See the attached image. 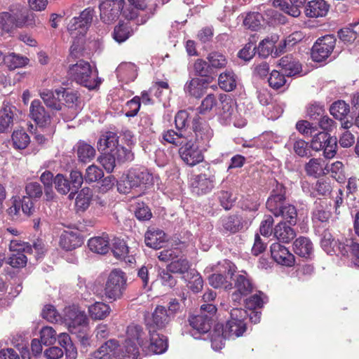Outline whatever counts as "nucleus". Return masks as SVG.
Wrapping results in <instances>:
<instances>
[{
    "label": "nucleus",
    "instance_id": "obj_1",
    "mask_svg": "<svg viewBox=\"0 0 359 359\" xmlns=\"http://www.w3.org/2000/svg\"><path fill=\"white\" fill-rule=\"evenodd\" d=\"M67 73L77 83L89 89H93L100 83V81H97V76L93 74L90 65L83 60L69 66Z\"/></svg>",
    "mask_w": 359,
    "mask_h": 359
},
{
    "label": "nucleus",
    "instance_id": "obj_2",
    "mask_svg": "<svg viewBox=\"0 0 359 359\" xmlns=\"http://www.w3.org/2000/svg\"><path fill=\"white\" fill-rule=\"evenodd\" d=\"M127 278L124 272L120 269L112 270L106 281L104 294L110 300L121 299L126 289Z\"/></svg>",
    "mask_w": 359,
    "mask_h": 359
},
{
    "label": "nucleus",
    "instance_id": "obj_3",
    "mask_svg": "<svg viewBox=\"0 0 359 359\" xmlns=\"http://www.w3.org/2000/svg\"><path fill=\"white\" fill-rule=\"evenodd\" d=\"M337 147V138L331 137L327 133L320 132L313 135L311 148L316 151H323V155L326 158H332L335 156Z\"/></svg>",
    "mask_w": 359,
    "mask_h": 359
},
{
    "label": "nucleus",
    "instance_id": "obj_4",
    "mask_svg": "<svg viewBox=\"0 0 359 359\" xmlns=\"http://www.w3.org/2000/svg\"><path fill=\"white\" fill-rule=\"evenodd\" d=\"M94 10L87 8L83 10L80 15L73 18L68 24L67 29L73 38L78 36H83L90 26L94 16Z\"/></svg>",
    "mask_w": 359,
    "mask_h": 359
},
{
    "label": "nucleus",
    "instance_id": "obj_5",
    "mask_svg": "<svg viewBox=\"0 0 359 359\" xmlns=\"http://www.w3.org/2000/svg\"><path fill=\"white\" fill-rule=\"evenodd\" d=\"M335 41L332 35H326L318 39L311 49V55L313 60L320 62L326 60L333 51Z\"/></svg>",
    "mask_w": 359,
    "mask_h": 359
},
{
    "label": "nucleus",
    "instance_id": "obj_6",
    "mask_svg": "<svg viewBox=\"0 0 359 359\" xmlns=\"http://www.w3.org/2000/svg\"><path fill=\"white\" fill-rule=\"evenodd\" d=\"M123 0H105L100 6V19L105 24L116 20L123 8Z\"/></svg>",
    "mask_w": 359,
    "mask_h": 359
},
{
    "label": "nucleus",
    "instance_id": "obj_7",
    "mask_svg": "<svg viewBox=\"0 0 359 359\" xmlns=\"http://www.w3.org/2000/svg\"><path fill=\"white\" fill-rule=\"evenodd\" d=\"M64 320L71 332H76L78 328L85 326L88 323L85 312L75 306L65 309Z\"/></svg>",
    "mask_w": 359,
    "mask_h": 359
},
{
    "label": "nucleus",
    "instance_id": "obj_8",
    "mask_svg": "<svg viewBox=\"0 0 359 359\" xmlns=\"http://www.w3.org/2000/svg\"><path fill=\"white\" fill-rule=\"evenodd\" d=\"M192 130L196 142L201 145H207L213 136V131L209 124L198 115L193 119Z\"/></svg>",
    "mask_w": 359,
    "mask_h": 359
},
{
    "label": "nucleus",
    "instance_id": "obj_9",
    "mask_svg": "<svg viewBox=\"0 0 359 359\" xmlns=\"http://www.w3.org/2000/svg\"><path fill=\"white\" fill-rule=\"evenodd\" d=\"M182 160L188 165L194 166L203 161V155L198 146L188 142L179 149Z\"/></svg>",
    "mask_w": 359,
    "mask_h": 359
},
{
    "label": "nucleus",
    "instance_id": "obj_10",
    "mask_svg": "<svg viewBox=\"0 0 359 359\" xmlns=\"http://www.w3.org/2000/svg\"><path fill=\"white\" fill-rule=\"evenodd\" d=\"M172 319V313L163 306H157L152 313V321L148 324L149 332L163 330Z\"/></svg>",
    "mask_w": 359,
    "mask_h": 359
},
{
    "label": "nucleus",
    "instance_id": "obj_11",
    "mask_svg": "<svg viewBox=\"0 0 359 359\" xmlns=\"http://www.w3.org/2000/svg\"><path fill=\"white\" fill-rule=\"evenodd\" d=\"M285 191L282 185H277L276 189L271 191L270 196L266 203V208L274 215L275 217H279L280 210L287 203L285 201Z\"/></svg>",
    "mask_w": 359,
    "mask_h": 359
},
{
    "label": "nucleus",
    "instance_id": "obj_12",
    "mask_svg": "<svg viewBox=\"0 0 359 359\" xmlns=\"http://www.w3.org/2000/svg\"><path fill=\"white\" fill-rule=\"evenodd\" d=\"M55 93L58 96L62 95L66 107L72 110L71 116L64 117V120L65 121H68L74 118L77 115L78 109L79 108L80 99L78 93L75 91L69 90L64 88L56 89Z\"/></svg>",
    "mask_w": 359,
    "mask_h": 359
},
{
    "label": "nucleus",
    "instance_id": "obj_13",
    "mask_svg": "<svg viewBox=\"0 0 359 359\" xmlns=\"http://www.w3.org/2000/svg\"><path fill=\"white\" fill-rule=\"evenodd\" d=\"M29 117L40 127L50 123V116L39 100H34L29 107Z\"/></svg>",
    "mask_w": 359,
    "mask_h": 359
},
{
    "label": "nucleus",
    "instance_id": "obj_14",
    "mask_svg": "<svg viewBox=\"0 0 359 359\" xmlns=\"http://www.w3.org/2000/svg\"><path fill=\"white\" fill-rule=\"evenodd\" d=\"M273 259L279 264L291 266L294 263V257L287 248L279 243H274L270 248Z\"/></svg>",
    "mask_w": 359,
    "mask_h": 359
},
{
    "label": "nucleus",
    "instance_id": "obj_15",
    "mask_svg": "<svg viewBox=\"0 0 359 359\" xmlns=\"http://www.w3.org/2000/svg\"><path fill=\"white\" fill-rule=\"evenodd\" d=\"M83 243L78 230L64 231L60 238V246L66 251H71L80 247Z\"/></svg>",
    "mask_w": 359,
    "mask_h": 359
},
{
    "label": "nucleus",
    "instance_id": "obj_16",
    "mask_svg": "<svg viewBox=\"0 0 359 359\" xmlns=\"http://www.w3.org/2000/svg\"><path fill=\"white\" fill-rule=\"evenodd\" d=\"M127 175L132 186L135 187L151 184L153 182L152 175L144 168H131L128 170Z\"/></svg>",
    "mask_w": 359,
    "mask_h": 359
},
{
    "label": "nucleus",
    "instance_id": "obj_17",
    "mask_svg": "<svg viewBox=\"0 0 359 359\" xmlns=\"http://www.w3.org/2000/svg\"><path fill=\"white\" fill-rule=\"evenodd\" d=\"M167 240L165 232L155 226L149 227L144 234L145 244L154 249L162 248Z\"/></svg>",
    "mask_w": 359,
    "mask_h": 359
},
{
    "label": "nucleus",
    "instance_id": "obj_18",
    "mask_svg": "<svg viewBox=\"0 0 359 359\" xmlns=\"http://www.w3.org/2000/svg\"><path fill=\"white\" fill-rule=\"evenodd\" d=\"M222 224L224 231L234 233L248 228L249 222L241 215H234L222 218Z\"/></svg>",
    "mask_w": 359,
    "mask_h": 359
},
{
    "label": "nucleus",
    "instance_id": "obj_19",
    "mask_svg": "<svg viewBox=\"0 0 359 359\" xmlns=\"http://www.w3.org/2000/svg\"><path fill=\"white\" fill-rule=\"evenodd\" d=\"M306 1V0H290L289 2L285 0H273V5L292 17H298L301 13L300 8Z\"/></svg>",
    "mask_w": 359,
    "mask_h": 359
},
{
    "label": "nucleus",
    "instance_id": "obj_20",
    "mask_svg": "<svg viewBox=\"0 0 359 359\" xmlns=\"http://www.w3.org/2000/svg\"><path fill=\"white\" fill-rule=\"evenodd\" d=\"M208 84L207 79L194 78L186 83L184 92L191 97L199 98L205 93Z\"/></svg>",
    "mask_w": 359,
    "mask_h": 359
},
{
    "label": "nucleus",
    "instance_id": "obj_21",
    "mask_svg": "<svg viewBox=\"0 0 359 359\" xmlns=\"http://www.w3.org/2000/svg\"><path fill=\"white\" fill-rule=\"evenodd\" d=\"M119 344L116 339H109L103 344L97 350L91 354L95 359H111L116 358L117 348Z\"/></svg>",
    "mask_w": 359,
    "mask_h": 359
},
{
    "label": "nucleus",
    "instance_id": "obj_22",
    "mask_svg": "<svg viewBox=\"0 0 359 359\" xmlns=\"http://www.w3.org/2000/svg\"><path fill=\"white\" fill-rule=\"evenodd\" d=\"M214 187V177L201 174L195 177L192 182L193 192L197 195L205 194Z\"/></svg>",
    "mask_w": 359,
    "mask_h": 359
},
{
    "label": "nucleus",
    "instance_id": "obj_23",
    "mask_svg": "<svg viewBox=\"0 0 359 359\" xmlns=\"http://www.w3.org/2000/svg\"><path fill=\"white\" fill-rule=\"evenodd\" d=\"M330 6L325 0H312L305 6L304 13L309 18H319L325 16Z\"/></svg>",
    "mask_w": 359,
    "mask_h": 359
},
{
    "label": "nucleus",
    "instance_id": "obj_24",
    "mask_svg": "<svg viewBox=\"0 0 359 359\" xmlns=\"http://www.w3.org/2000/svg\"><path fill=\"white\" fill-rule=\"evenodd\" d=\"M278 65L281 71L287 76H293L298 74L302 71V65L299 60L294 58L292 55H287L281 57Z\"/></svg>",
    "mask_w": 359,
    "mask_h": 359
},
{
    "label": "nucleus",
    "instance_id": "obj_25",
    "mask_svg": "<svg viewBox=\"0 0 359 359\" xmlns=\"http://www.w3.org/2000/svg\"><path fill=\"white\" fill-rule=\"evenodd\" d=\"M293 249L294 252L306 259L311 258L313 252V246L311 240L304 236H300L293 243Z\"/></svg>",
    "mask_w": 359,
    "mask_h": 359
},
{
    "label": "nucleus",
    "instance_id": "obj_26",
    "mask_svg": "<svg viewBox=\"0 0 359 359\" xmlns=\"http://www.w3.org/2000/svg\"><path fill=\"white\" fill-rule=\"evenodd\" d=\"M273 236L280 242L288 243L294 238L296 232L285 222H280L273 228Z\"/></svg>",
    "mask_w": 359,
    "mask_h": 359
},
{
    "label": "nucleus",
    "instance_id": "obj_27",
    "mask_svg": "<svg viewBox=\"0 0 359 359\" xmlns=\"http://www.w3.org/2000/svg\"><path fill=\"white\" fill-rule=\"evenodd\" d=\"M189 322L191 327L198 333H207L212 326L211 317L203 313L189 317Z\"/></svg>",
    "mask_w": 359,
    "mask_h": 359
},
{
    "label": "nucleus",
    "instance_id": "obj_28",
    "mask_svg": "<svg viewBox=\"0 0 359 359\" xmlns=\"http://www.w3.org/2000/svg\"><path fill=\"white\" fill-rule=\"evenodd\" d=\"M112 251L116 257L123 259L126 262L133 263L135 261L133 252H130L129 247L123 240L115 239Z\"/></svg>",
    "mask_w": 359,
    "mask_h": 359
},
{
    "label": "nucleus",
    "instance_id": "obj_29",
    "mask_svg": "<svg viewBox=\"0 0 359 359\" xmlns=\"http://www.w3.org/2000/svg\"><path fill=\"white\" fill-rule=\"evenodd\" d=\"M21 22L18 21V12H3L0 13V27L6 32H11L20 27Z\"/></svg>",
    "mask_w": 359,
    "mask_h": 359
},
{
    "label": "nucleus",
    "instance_id": "obj_30",
    "mask_svg": "<svg viewBox=\"0 0 359 359\" xmlns=\"http://www.w3.org/2000/svg\"><path fill=\"white\" fill-rule=\"evenodd\" d=\"M190 267L191 264L187 259L177 252L176 257L168 264L167 269L172 273L184 275L190 271Z\"/></svg>",
    "mask_w": 359,
    "mask_h": 359
},
{
    "label": "nucleus",
    "instance_id": "obj_31",
    "mask_svg": "<svg viewBox=\"0 0 359 359\" xmlns=\"http://www.w3.org/2000/svg\"><path fill=\"white\" fill-rule=\"evenodd\" d=\"M88 245L89 249L97 254L104 255L109 250V238L107 234L102 236H96L88 240Z\"/></svg>",
    "mask_w": 359,
    "mask_h": 359
},
{
    "label": "nucleus",
    "instance_id": "obj_32",
    "mask_svg": "<svg viewBox=\"0 0 359 359\" xmlns=\"http://www.w3.org/2000/svg\"><path fill=\"white\" fill-rule=\"evenodd\" d=\"M149 351L156 354L164 353L168 348L167 338L165 336L158 334L156 331L149 332Z\"/></svg>",
    "mask_w": 359,
    "mask_h": 359
},
{
    "label": "nucleus",
    "instance_id": "obj_33",
    "mask_svg": "<svg viewBox=\"0 0 359 359\" xmlns=\"http://www.w3.org/2000/svg\"><path fill=\"white\" fill-rule=\"evenodd\" d=\"M246 330V325L244 322H236L228 320L224 328L222 335L225 338H236L243 335Z\"/></svg>",
    "mask_w": 359,
    "mask_h": 359
},
{
    "label": "nucleus",
    "instance_id": "obj_34",
    "mask_svg": "<svg viewBox=\"0 0 359 359\" xmlns=\"http://www.w3.org/2000/svg\"><path fill=\"white\" fill-rule=\"evenodd\" d=\"M139 355V348L134 341L125 340L123 346L117 348L116 358L118 359H135Z\"/></svg>",
    "mask_w": 359,
    "mask_h": 359
},
{
    "label": "nucleus",
    "instance_id": "obj_35",
    "mask_svg": "<svg viewBox=\"0 0 359 359\" xmlns=\"http://www.w3.org/2000/svg\"><path fill=\"white\" fill-rule=\"evenodd\" d=\"M118 144V137L116 133L107 131L100 135L97 142V149L105 151L107 149H114Z\"/></svg>",
    "mask_w": 359,
    "mask_h": 359
},
{
    "label": "nucleus",
    "instance_id": "obj_36",
    "mask_svg": "<svg viewBox=\"0 0 359 359\" xmlns=\"http://www.w3.org/2000/svg\"><path fill=\"white\" fill-rule=\"evenodd\" d=\"M237 77L231 70L222 73L218 78L219 87L226 92H230L236 88Z\"/></svg>",
    "mask_w": 359,
    "mask_h": 359
},
{
    "label": "nucleus",
    "instance_id": "obj_37",
    "mask_svg": "<svg viewBox=\"0 0 359 359\" xmlns=\"http://www.w3.org/2000/svg\"><path fill=\"white\" fill-rule=\"evenodd\" d=\"M90 317L95 320H102L107 318L110 313V307L102 302H95L88 308Z\"/></svg>",
    "mask_w": 359,
    "mask_h": 359
},
{
    "label": "nucleus",
    "instance_id": "obj_38",
    "mask_svg": "<svg viewBox=\"0 0 359 359\" xmlns=\"http://www.w3.org/2000/svg\"><path fill=\"white\" fill-rule=\"evenodd\" d=\"M324 161L320 158H311L305 165V171L309 176L318 177L324 174L325 165Z\"/></svg>",
    "mask_w": 359,
    "mask_h": 359
},
{
    "label": "nucleus",
    "instance_id": "obj_39",
    "mask_svg": "<svg viewBox=\"0 0 359 359\" xmlns=\"http://www.w3.org/2000/svg\"><path fill=\"white\" fill-rule=\"evenodd\" d=\"M183 278L187 282V286L194 292H198L203 288V280L201 275L196 270H190Z\"/></svg>",
    "mask_w": 359,
    "mask_h": 359
},
{
    "label": "nucleus",
    "instance_id": "obj_40",
    "mask_svg": "<svg viewBox=\"0 0 359 359\" xmlns=\"http://www.w3.org/2000/svg\"><path fill=\"white\" fill-rule=\"evenodd\" d=\"M77 156L80 161L83 163L89 162L94 158L95 149L89 144L80 142L77 145Z\"/></svg>",
    "mask_w": 359,
    "mask_h": 359
},
{
    "label": "nucleus",
    "instance_id": "obj_41",
    "mask_svg": "<svg viewBox=\"0 0 359 359\" xmlns=\"http://www.w3.org/2000/svg\"><path fill=\"white\" fill-rule=\"evenodd\" d=\"M40 97L47 107L51 109L60 111L62 109V104L58 98L55 97L54 93L48 89H44L40 93Z\"/></svg>",
    "mask_w": 359,
    "mask_h": 359
},
{
    "label": "nucleus",
    "instance_id": "obj_42",
    "mask_svg": "<svg viewBox=\"0 0 359 359\" xmlns=\"http://www.w3.org/2000/svg\"><path fill=\"white\" fill-rule=\"evenodd\" d=\"M330 114L337 119L342 120L350 111L349 105L343 100H338L332 104Z\"/></svg>",
    "mask_w": 359,
    "mask_h": 359
},
{
    "label": "nucleus",
    "instance_id": "obj_43",
    "mask_svg": "<svg viewBox=\"0 0 359 359\" xmlns=\"http://www.w3.org/2000/svg\"><path fill=\"white\" fill-rule=\"evenodd\" d=\"M133 34V29L127 23H119L114 27L113 38L118 43L126 41Z\"/></svg>",
    "mask_w": 359,
    "mask_h": 359
},
{
    "label": "nucleus",
    "instance_id": "obj_44",
    "mask_svg": "<svg viewBox=\"0 0 359 359\" xmlns=\"http://www.w3.org/2000/svg\"><path fill=\"white\" fill-rule=\"evenodd\" d=\"M4 60H6L5 65L9 69L22 67L26 65L29 62L27 57L14 53L5 55Z\"/></svg>",
    "mask_w": 359,
    "mask_h": 359
},
{
    "label": "nucleus",
    "instance_id": "obj_45",
    "mask_svg": "<svg viewBox=\"0 0 359 359\" xmlns=\"http://www.w3.org/2000/svg\"><path fill=\"white\" fill-rule=\"evenodd\" d=\"M92 197V190L88 187L83 188L76 198V205L78 209L86 210L90 204Z\"/></svg>",
    "mask_w": 359,
    "mask_h": 359
},
{
    "label": "nucleus",
    "instance_id": "obj_46",
    "mask_svg": "<svg viewBox=\"0 0 359 359\" xmlns=\"http://www.w3.org/2000/svg\"><path fill=\"white\" fill-rule=\"evenodd\" d=\"M264 20L262 15L258 12H250L247 13L243 20V25L247 29L257 30L262 25Z\"/></svg>",
    "mask_w": 359,
    "mask_h": 359
},
{
    "label": "nucleus",
    "instance_id": "obj_47",
    "mask_svg": "<svg viewBox=\"0 0 359 359\" xmlns=\"http://www.w3.org/2000/svg\"><path fill=\"white\" fill-rule=\"evenodd\" d=\"M127 338L126 340L130 341H136L140 346H143L144 338L143 336L145 334L143 329L141 326L137 325H130L127 328Z\"/></svg>",
    "mask_w": 359,
    "mask_h": 359
},
{
    "label": "nucleus",
    "instance_id": "obj_48",
    "mask_svg": "<svg viewBox=\"0 0 359 359\" xmlns=\"http://www.w3.org/2000/svg\"><path fill=\"white\" fill-rule=\"evenodd\" d=\"M212 72L213 69H222L226 67L227 60L226 57L219 52H211L206 57Z\"/></svg>",
    "mask_w": 359,
    "mask_h": 359
},
{
    "label": "nucleus",
    "instance_id": "obj_49",
    "mask_svg": "<svg viewBox=\"0 0 359 359\" xmlns=\"http://www.w3.org/2000/svg\"><path fill=\"white\" fill-rule=\"evenodd\" d=\"M234 285L235 288L241 292L248 294L252 291V284L245 273L236 276Z\"/></svg>",
    "mask_w": 359,
    "mask_h": 359
},
{
    "label": "nucleus",
    "instance_id": "obj_50",
    "mask_svg": "<svg viewBox=\"0 0 359 359\" xmlns=\"http://www.w3.org/2000/svg\"><path fill=\"white\" fill-rule=\"evenodd\" d=\"M118 163L130 162L134 159V154L130 148L118 145L111 149Z\"/></svg>",
    "mask_w": 359,
    "mask_h": 359
},
{
    "label": "nucleus",
    "instance_id": "obj_51",
    "mask_svg": "<svg viewBox=\"0 0 359 359\" xmlns=\"http://www.w3.org/2000/svg\"><path fill=\"white\" fill-rule=\"evenodd\" d=\"M277 39L278 37L276 36L263 39L257 47L259 55L264 57L269 55L273 52Z\"/></svg>",
    "mask_w": 359,
    "mask_h": 359
},
{
    "label": "nucleus",
    "instance_id": "obj_52",
    "mask_svg": "<svg viewBox=\"0 0 359 359\" xmlns=\"http://www.w3.org/2000/svg\"><path fill=\"white\" fill-rule=\"evenodd\" d=\"M60 345L65 348L66 354L71 358H75L77 355L76 348L74 346L70 337L66 333H61L58 336Z\"/></svg>",
    "mask_w": 359,
    "mask_h": 359
},
{
    "label": "nucleus",
    "instance_id": "obj_53",
    "mask_svg": "<svg viewBox=\"0 0 359 359\" xmlns=\"http://www.w3.org/2000/svg\"><path fill=\"white\" fill-rule=\"evenodd\" d=\"M12 107L4 104L2 111L0 112V133H4L13 122Z\"/></svg>",
    "mask_w": 359,
    "mask_h": 359
},
{
    "label": "nucleus",
    "instance_id": "obj_54",
    "mask_svg": "<svg viewBox=\"0 0 359 359\" xmlns=\"http://www.w3.org/2000/svg\"><path fill=\"white\" fill-rule=\"evenodd\" d=\"M13 145L18 149H25L30 142L29 135L23 130L14 131L12 135Z\"/></svg>",
    "mask_w": 359,
    "mask_h": 359
},
{
    "label": "nucleus",
    "instance_id": "obj_55",
    "mask_svg": "<svg viewBox=\"0 0 359 359\" xmlns=\"http://www.w3.org/2000/svg\"><path fill=\"white\" fill-rule=\"evenodd\" d=\"M280 215L290 225H295L297 221V212L295 207L290 204H286L280 210Z\"/></svg>",
    "mask_w": 359,
    "mask_h": 359
},
{
    "label": "nucleus",
    "instance_id": "obj_56",
    "mask_svg": "<svg viewBox=\"0 0 359 359\" xmlns=\"http://www.w3.org/2000/svg\"><path fill=\"white\" fill-rule=\"evenodd\" d=\"M69 178V183L72 187V191L69 194V198H73L75 194L77 193L78 190L81 188L83 180H85L82 173L79 170H72L70 172Z\"/></svg>",
    "mask_w": 359,
    "mask_h": 359
},
{
    "label": "nucleus",
    "instance_id": "obj_57",
    "mask_svg": "<svg viewBox=\"0 0 359 359\" xmlns=\"http://www.w3.org/2000/svg\"><path fill=\"white\" fill-rule=\"evenodd\" d=\"M116 72L118 75L123 76L126 79L131 81H133L137 76V68L133 63L121 64Z\"/></svg>",
    "mask_w": 359,
    "mask_h": 359
},
{
    "label": "nucleus",
    "instance_id": "obj_58",
    "mask_svg": "<svg viewBox=\"0 0 359 359\" xmlns=\"http://www.w3.org/2000/svg\"><path fill=\"white\" fill-rule=\"evenodd\" d=\"M54 184L57 191L62 195L72 191L69 181L61 174L55 177Z\"/></svg>",
    "mask_w": 359,
    "mask_h": 359
},
{
    "label": "nucleus",
    "instance_id": "obj_59",
    "mask_svg": "<svg viewBox=\"0 0 359 359\" xmlns=\"http://www.w3.org/2000/svg\"><path fill=\"white\" fill-rule=\"evenodd\" d=\"M325 170L329 172H331V175L337 182H342L345 180L344 175V165L340 161H336L332 163L330 165H325Z\"/></svg>",
    "mask_w": 359,
    "mask_h": 359
},
{
    "label": "nucleus",
    "instance_id": "obj_60",
    "mask_svg": "<svg viewBox=\"0 0 359 359\" xmlns=\"http://www.w3.org/2000/svg\"><path fill=\"white\" fill-rule=\"evenodd\" d=\"M98 161L107 172H111L116 167V162L117 161L113 151L111 150V151L100 156L98 158Z\"/></svg>",
    "mask_w": 359,
    "mask_h": 359
},
{
    "label": "nucleus",
    "instance_id": "obj_61",
    "mask_svg": "<svg viewBox=\"0 0 359 359\" xmlns=\"http://www.w3.org/2000/svg\"><path fill=\"white\" fill-rule=\"evenodd\" d=\"M104 176V172L101 168L95 165L88 166L86 170L84 180L88 183L95 182L100 180Z\"/></svg>",
    "mask_w": 359,
    "mask_h": 359
},
{
    "label": "nucleus",
    "instance_id": "obj_62",
    "mask_svg": "<svg viewBox=\"0 0 359 359\" xmlns=\"http://www.w3.org/2000/svg\"><path fill=\"white\" fill-rule=\"evenodd\" d=\"M285 76L283 72L281 74L277 70L272 71L268 79L269 86L274 89H279L284 86L286 83Z\"/></svg>",
    "mask_w": 359,
    "mask_h": 359
},
{
    "label": "nucleus",
    "instance_id": "obj_63",
    "mask_svg": "<svg viewBox=\"0 0 359 359\" xmlns=\"http://www.w3.org/2000/svg\"><path fill=\"white\" fill-rule=\"evenodd\" d=\"M194 71L196 75L201 77H207L212 74V72L208 64L202 59H197L194 64Z\"/></svg>",
    "mask_w": 359,
    "mask_h": 359
},
{
    "label": "nucleus",
    "instance_id": "obj_64",
    "mask_svg": "<svg viewBox=\"0 0 359 359\" xmlns=\"http://www.w3.org/2000/svg\"><path fill=\"white\" fill-rule=\"evenodd\" d=\"M336 241L333 239L332 235L327 231H325L322 234L320 245L323 249L327 253L332 254L336 252L334 248Z\"/></svg>",
    "mask_w": 359,
    "mask_h": 359
}]
</instances>
